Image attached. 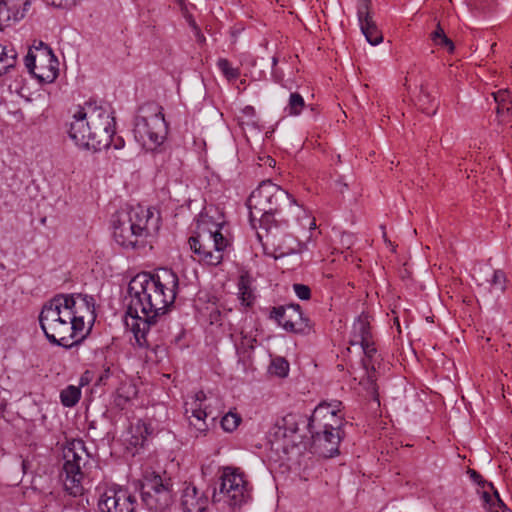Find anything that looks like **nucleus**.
<instances>
[{"instance_id": "1", "label": "nucleus", "mask_w": 512, "mask_h": 512, "mask_svg": "<svg viewBox=\"0 0 512 512\" xmlns=\"http://www.w3.org/2000/svg\"><path fill=\"white\" fill-rule=\"evenodd\" d=\"M178 286V276L168 268L156 274L139 273L129 282L127 315L136 320L132 331L139 347L150 348V328L174 303Z\"/></svg>"}, {"instance_id": "2", "label": "nucleus", "mask_w": 512, "mask_h": 512, "mask_svg": "<svg viewBox=\"0 0 512 512\" xmlns=\"http://www.w3.org/2000/svg\"><path fill=\"white\" fill-rule=\"evenodd\" d=\"M115 133V118L108 104L88 100L69 124L68 135L79 147L100 151L109 148Z\"/></svg>"}, {"instance_id": "3", "label": "nucleus", "mask_w": 512, "mask_h": 512, "mask_svg": "<svg viewBox=\"0 0 512 512\" xmlns=\"http://www.w3.org/2000/svg\"><path fill=\"white\" fill-rule=\"evenodd\" d=\"M133 132L137 142L147 150H155L163 144L168 133L163 107L154 101L141 105L135 117Z\"/></svg>"}, {"instance_id": "4", "label": "nucleus", "mask_w": 512, "mask_h": 512, "mask_svg": "<svg viewBox=\"0 0 512 512\" xmlns=\"http://www.w3.org/2000/svg\"><path fill=\"white\" fill-rule=\"evenodd\" d=\"M173 483L166 472L159 474L147 472L135 485L141 504L150 512H164L174 502Z\"/></svg>"}, {"instance_id": "5", "label": "nucleus", "mask_w": 512, "mask_h": 512, "mask_svg": "<svg viewBox=\"0 0 512 512\" xmlns=\"http://www.w3.org/2000/svg\"><path fill=\"white\" fill-rule=\"evenodd\" d=\"M40 327L46 339L54 345L70 349L78 346L84 339L69 342V333L71 331L70 321L66 318V314L60 309L59 305L50 299L46 302L39 315Z\"/></svg>"}, {"instance_id": "6", "label": "nucleus", "mask_w": 512, "mask_h": 512, "mask_svg": "<svg viewBox=\"0 0 512 512\" xmlns=\"http://www.w3.org/2000/svg\"><path fill=\"white\" fill-rule=\"evenodd\" d=\"M215 229L199 227L200 231L188 239L190 249L198 257V261L209 266H217L223 260V251L228 246V240L223 236L219 225Z\"/></svg>"}, {"instance_id": "7", "label": "nucleus", "mask_w": 512, "mask_h": 512, "mask_svg": "<svg viewBox=\"0 0 512 512\" xmlns=\"http://www.w3.org/2000/svg\"><path fill=\"white\" fill-rule=\"evenodd\" d=\"M250 499L251 495L243 475L236 473L232 468H225L219 479L218 488L214 489L213 500L224 501L233 510H236L240 509Z\"/></svg>"}, {"instance_id": "8", "label": "nucleus", "mask_w": 512, "mask_h": 512, "mask_svg": "<svg viewBox=\"0 0 512 512\" xmlns=\"http://www.w3.org/2000/svg\"><path fill=\"white\" fill-rule=\"evenodd\" d=\"M84 443L77 441L71 443L63 450V473L62 476L65 490L72 496L81 495L83 492L82 465L84 464L82 453L84 452Z\"/></svg>"}, {"instance_id": "9", "label": "nucleus", "mask_w": 512, "mask_h": 512, "mask_svg": "<svg viewBox=\"0 0 512 512\" xmlns=\"http://www.w3.org/2000/svg\"><path fill=\"white\" fill-rule=\"evenodd\" d=\"M36 50L39 51V54H35L32 49H29L24 58L28 72L42 81H53L58 74L56 56L52 49L43 42L39 43Z\"/></svg>"}, {"instance_id": "10", "label": "nucleus", "mask_w": 512, "mask_h": 512, "mask_svg": "<svg viewBox=\"0 0 512 512\" xmlns=\"http://www.w3.org/2000/svg\"><path fill=\"white\" fill-rule=\"evenodd\" d=\"M138 506L136 494L121 486L107 489L98 500L100 512H136Z\"/></svg>"}, {"instance_id": "11", "label": "nucleus", "mask_w": 512, "mask_h": 512, "mask_svg": "<svg viewBox=\"0 0 512 512\" xmlns=\"http://www.w3.org/2000/svg\"><path fill=\"white\" fill-rule=\"evenodd\" d=\"M121 212L146 241L155 236L160 229V215L151 208L136 205Z\"/></svg>"}, {"instance_id": "12", "label": "nucleus", "mask_w": 512, "mask_h": 512, "mask_svg": "<svg viewBox=\"0 0 512 512\" xmlns=\"http://www.w3.org/2000/svg\"><path fill=\"white\" fill-rule=\"evenodd\" d=\"M115 217L113 221V237L121 248L125 250H138L146 247L148 241L140 236L129 222V219L121 211Z\"/></svg>"}, {"instance_id": "13", "label": "nucleus", "mask_w": 512, "mask_h": 512, "mask_svg": "<svg viewBox=\"0 0 512 512\" xmlns=\"http://www.w3.org/2000/svg\"><path fill=\"white\" fill-rule=\"evenodd\" d=\"M308 418L305 415L298 413H289L278 419L273 427L268 432V439L270 443L277 442L280 440L291 439L293 440L294 435L298 432L300 425L307 427Z\"/></svg>"}, {"instance_id": "14", "label": "nucleus", "mask_w": 512, "mask_h": 512, "mask_svg": "<svg viewBox=\"0 0 512 512\" xmlns=\"http://www.w3.org/2000/svg\"><path fill=\"white\" fill-rule=\"evenodd\" d=\"M268 219L262 217L259 220L263 232H258V242L261 243L265 255L275 259L286 254L282 247V230L277 225L265 226Z\"/></svg>"}, {"instance_id": "15", "label": "nucleus", "mask_w": 512, "mask_h": 512, "mask_svg": "<svg viewBox=\"0 0 512 512\" xmlns=\"http://www.w3.org/2000/svg\"><path fill=\"white\" fill-rule=\"evenodd\" d=\"M313 440V445L320 450L324 457H333L338 453L341 440L340 427L307 429Z\"/></svg>"}, {"instance_id": "16", "label": "nucleus", "mask_w": 512, "mask_h": 512, "mask_svg": "<svg viewBox=\"0 0 512 512\" xmlns=\"http://www.w3.org/2000/svg\"><path fill=\"white\" fill-rule=\"evenodd\" d=\"M283 194L284 191L270 179H264L258 184V210L264 212L262 217L269 219L270 215L277 210Z\"/></svg>"}, {"instance_id": "17", "label": "nucleus", "mask_w": 512, "mask_h": 512, "mask_svg": "<svg viewBox=\"0 0 512 512\" xmlns=\"http://www.w3.org/2000/svg\"><path fill=\"white\" fill-rule=\"evenodd\" d=\"M473 481L481 485V499L487 512H507L508 508L501 500L500 495L492 483L482 480V476L475 470L469 471Z\"/></svg>"}, {"instance_id": "18", "label": "nucleus", "mask_w": 512, "mask_h": 512, "mask_svg": "<svg viewBox=\"0 0 512 512\" xmlns=\"http://www.w3.org/2000/svg\"><path fill=\"white\" fill-rule=\"evenodd\" d=\"M338 410L330 404L320 403L308 418L307 429L340 427L342 419L337 415Z\"/></svg>"}, {"instance_id": "19", "label": "nucleus", "mask_w": 512, "mask_h": 512, "mask_svg": "<svg viewBox=\"0 0 512 512\" xmlns=\"http://www.w3.org/2000/svg\"><path fill=\"white\" fill-rule=\"evenodd\" d=\"M30 5L31 0H0V30L23 19Z\"/></svg>"}, {"instance_id": "20", "label": "nucleus", "mask_w": 512, "mask_h": 512, "mask_svg": "<svg viewBox=\"0 0 512 512\" xmlns=\"http://www.w3.org/2000/svg\"><path fill=\"white\" fill-rule=\"evenodd\" d=\"M288 311L283 329L290 333L308 334L311 330V323L309 318L303 315L300 305H288Z\"/></svg>"}, {"instance_id": "21", "label": "nucleus", "mask_w": 512, "mask_h": 512, "mask_svg": "<svg viewBox=\"0 0 512 512\" xmlns=\"http://www.w3.org/2000/svg\"><path fill=\"white\" fill-rule=\"evenodd\" d=\"M55 303L59 305L60 309L66 314V316H73L80 313L81 308L86 310L90 309L89 300H93L92 297L87 295L78 294L77 298L70 294H57L53 298Z\"/></svg>"}, {"instance_id": "22", "label": "nucleus", "mask_w": 512, "mask_h": 512, "mask_svg": "<svg viewBox=\"0 0 512 512\" xmlns=\"http://www.w3.org/2000/svg\"><path fill=\"white\" fill-rule=\"evenodd\" d=\"M181 507L183 512H207V498L200 495L195 486L189 484L183 489Z\"/></svg>"}, {"instance_id": "23", "label": "nucleus", "mask_w": 512, "mask_h": 512, "mask_svg": "<svg viewBox=\"0 0 512 512\" xmlns=\"http://www.w3.org/2000/svg\"><path fill=\"white\" fill-rule=\"evenodd\" d=\"M359 24L363 35L371 45L382 42L383 36L367 11H358Z\"/></svg>"}, {"instance_id": "24", "label": "nucleus", "mask_w": 512, "mask_h": 512, "mask_svg": "<svg viewBox=\"0 0 512 512\" xmlns=\"http://www.w3.org/2000/svg\"><path fill=\"white\" fill-rule=\"evenodd\" d=\"M238 298L243 307L252 309L255 295L252 288V278L247 271H243L238 280Z\"/></svg>"}, {"instance_id": "25", "label": "nucleus", "mask_w": 512, "mask_h": 512, "mask_svg": "<svg viewBox=\"0 0 512 512\" xmlns=\"http://www.w3.org/2000/svg\"><path fill=\"white\" fill-rule=\"evenodd\" d=\"M371 340L370 323L367 317L360 316L353 324V339L351 340V344L356 345Z\"/></svg>"}, {"instance_id": "26", "label": "nucleus", "mask_w": 512, "mask_h": 512, "mask_svg": "<svg viewBox=\"0 0 512 512\" xmlns=\"http://www.w3.org/2000/svg\"><path fill=\"white\" fill-rule=\"evenodd\" d=\"M17 62V52L13 47L0 44V76L8 73Z\"/></svg>"}, {"instance_id": "27", "label": "nucleus", "mask_w": 512, "mask_h": 512, "mask_svg": "<svg viewBox=\"0 0 512 512\" xmlns=\"http://www.w3.org/2000/svg\"><path fill=\"white\" fill-rule=\"evenodd\" d=\"M206 408L191 407V416L188 417L190 426H192L198 433L204 434L208 430L206 418L208 416Z\"/></svg>"}, {"instance_id": "28", "label": "nucleus", "mask_w": 512, "mask_h": 512, "mask_svg": "<svg viewBox=\"0 0 512 512\" xmlns=\"http://www.w3.org/2000/svg\"><path fill=\"white\" fill-rule=\"evenodd\" d=\"M289 370V362L284 357L275 356L271 358L267 372L271 376L286 378L289 374Z\"/></svg>"}, {"instance_id": "29", "label": "nucleus", "mask_w": 512, "mask_h": 512, "mask_svg": "<svg viewBox=\"0 0 512 512\" xmlns=\"http://www.w3.org/2000/svg\"><path fill=\"white\" fill-rule=\"evenodd\" d=\"M363 350L364 358L362 359V365L368 372L369 370H375V356L377 350L374 346L373 341H367L359 344Z\"/></svg>"}, {"instance_id": "30", "label": "nucleus", "mask_w": 512, "mask_h": 512, "mask_svg": "<svg viewBox=\"0 0 512 512\" xmlns=\"http://www.w3.org/2000/svg\"><path fill=\"white\" fill-rule=\"evenodd\" d=\"M81 397V389L74 385H69L63 389L60 393V400L63 406L73 407L75 406Z\"/></svg>"}, {"instance_id": "31", "label": "nucleus", "mask_w": 512, "mask_h": 512, "mask_svg": "<svg viewBox=\"0 0 512 512\" xmlns=\"http://www.w3.org/2000/svg\"><path fill=\"white\" fill-rule=\"evenodd\" d=\"M242 113H243V116H241L239 118L240 119L239 123H240L241 129H242L247 141H249L248 132L253 134V132L256 128L255 122L253 120L254 108L252 106H246L242 110Z\"/></svg>"}, {"instance_id": "32", "label": "nucleus", "mask_w": 512, "mask_h": 512, "mask_svg": "<svg viewBox=\"0 0 512 512\" xmlns=\"http://www.w3.org/2000/svg\"><path fill=\"white\" fill-rule=\"evenodd\" d=\"M261 311L268 319L275 321L277 325L282 328L287 313L289 312L288 306L266 307L262 308Z\"/></svg>"}, {"instance_id": "33", "label": "nucleus", "mask_w": 512, "mask_h": 512, "mask_svg": "<svg viewBox=\"0 0 512 512\" xmlns=\"http://www.w3.org/2000/svg\"><path fill=\"white\" fill-rule=\"evenodd\" d=\"M305 107L304 98L297 92L290 94L289 101L285 111L292 116H298Z\"/></svg>"}, {"instance_id": "34", "label": "nucleus", "mask_w": 512, "mask_h": 512, "mask_svg": "<svg viewBox=\"0 0 512 512\" xmlns=\"http://www.w3.org/2000/svg\"><path fill=\"white\" fill-rule=\"evenodd\" d=\"M217 66L228 81L235 80L239 76L238 69L234 68L232 64L225 58H220L217 61Z\"/></svg>"}, {"instance_id": "35", "label": "nucleus", "mask_w": 512, "mask_h": 512, "mask_svg": "<svg viewBox=\"0 0 512 512\" xmlns=\"http://www.w3.org/2000/svg\"><path fill=\"white\" fill-rule=\"evenodd\" d=\"M135 394L136 390L133 386H129L127 390L125 387L119 388L115 397L116 406L123 408Z\"/></svg>"}, {"instance_id": "36", "label": "nucleus", "mask_w": 512, "mask_h": 512, "mask_svg": "<svg viewBox=\"0 0 512 512\" xmlns=\"http://www.w3.org/2000/svg\"><path fill=\"white\" fill-rule=\"evenodd\" d=\"M68 321L71 322L69 325L71 327V331L69 333V340L73 339L79 332H82L84 329V316L79 314L73 316H66Z\"/></svg>"}, {"instance_id": "37", "label": "nucleus", "mask_w": 512, "mask_h": 512, "mask_svg": "<svg viewBox=\"0 0 512 512\" xmlns=\"http://www.w3.org/2000/svg\"><path fill=\"white\" fill-rule=\"evenodd\" d=\"M240 421L241 418L237 414L228 412L221 419V427L226 432H232L238 427Z\"/></svg>"}, {"instance_id": "38", "label": "nucleus", "mask_w": 512, "mask_h": 512, "mask_svg": "<svg viewBox=\"0 0 512 512\" xmlns=\"http://www.w3.org/2000/svg\"><path fill=\"white\" fill-rule=\"evenodd\" d=\"M491 277V280H488L491 287L499 291H504L506 281L504 272L501 270H493Z\"/></svg>"}, {"instance_id": "39", "label": "nucleus", "mask_w": 512, "mask_h": 512, "mask_svg": "<svg viewBox=\"0 0 512 512\" xmlns=\"http://www.w3.org/2000/svg\"><path fill=\"white\" fill-rule=\"evenodd\" d=\"M492 95L494 97L495 102L498 104L497 113L498 114L503 113V111H504L503 104L507 101H511L510 100V97H511L510 91L507 89L498 90L497 92L492 93Z\"/></svg>"}, {"instance_id": "40", "label": "nucleus", "mask_w": 512, "mask_h": 512, "mask_svg": "<svg viewBox=\"0 0 512 512\" xmlns=\"http://www.w3.org/2000/svg\"><path fill=\"white\" fill-rule=\"evenodd\" d=\"M293 290L297 297L301 300H308L311 297V290L307 285L304 284H294Z\"/></svg>"}, {"instance_id": "41", "label": "nucleus", "mask_w": 512, "mask_h": 512, "mask_svg": "<svg viewBox=\"0 0 512 512\" xmlns=\"http://www.w3.org/2000/svg\"><path fill=\"white\" fill-rule=\"evenodd\" d=\"M434 44L439 46V47H441V48H443V49H446L448 52H453L454 51V44L451 41V39H449L446 35L443 36L442 38H440Z\"/></svg>"}, {"instance_id": "42", "label": "nucleus", "mask_w": 512, "mask_h": 512, "mask_svg": "<svg viewBox=\"0 0 512 512\" xmlns=\"http://www.w3.org/2000/svg\"><path fill=\"white\" fill-rule=\"evenodd\" d=\"M275 165L276 161L272 157L268 155L258 156V167L266 166L273 170L275 168Z\"/></svg>"}, {"instance_id": "43", "label": "nucleus", "mask_w": 512, "mask_h": 512, "mask_svg": "<svg viewBox=\"0 0 512 512\" xmlns=\"http://www.w3.org/2000/svg\"><path fill=\"white\" fill-rule=\"evenodd\" d=\"M47 5L57 8H67L72 5L75 0H43Z\"/></svg>"}, {"instance_id": "44", "label": "nucleus", "mask_w": 512, "mask_h": 512, "mask_svg": "<svg viewBox=\"0 0 512 512\" xmlns=\"http://www.w3.org/2000/svg\"><path fill=\"white\" fill-rule=\"evenodd\" d=\"M252 200H253V192L250 194V196L248 197L247 201H246V207L248 209V212H249V222H250V225L252 228H255V224H254V215H253V204H252Z\"/></svg>"}, {"instance_id": "45", "label": "nucleus", "mask_w": 512, "mask_h": 512, "mask_svg": "<svg viewBox=\"0 0 512 512\" xmlns=\"http://www.w3.org/2000/svg\"><path fill=\"white\" fill-rule=\"evenodd\" d=\"M206 400V394L204 391H198L194 395V402L191 404L192 407H202V402Z\"/></svg>"}, {"instance_id": "46", "label": "nucleus", "mask_w": 512, "mask_h": 512, "mask_svg": "<svg viewBox=\"0 0 512 512\" xmlns=\"http://www.w3.org/2000/svg\"><path fill=\"white\" fill-rule=\"evenodd\" d=\"M445 35L446 34H445L443 28L440 26V24H438L436 29L431 34V39L435 43L436 41H438L440 38H442Z\"/></svg>"}, {"instance_id": "47", "label": "nucleus", "mask_w": 512, "mask_h": 512, "mask_svg": "<svg viewBox=\"0 0 512 512\" xmlns=\"http://www.w3.org/2000/svg\"><path fill=\"white\" fill-rule=\"evenodd\" d=\"M124 144H125V142L122 137H120V136L115 137V134L113 135V141H112L111 145H113L115 149L118 150V149L123 148Z\"/></svg>"}, {"instance_id": "48", "label": "nucleus", "mask_w": 512, "mask_h": 512, "mask_svg": "<svg viewBox=\"0 0 512 512\" xmlns=\"http://www.w3.org/2000/svg\"><path fill=\"white\" fill-rule=\"evenodd\" d=\"M112 375V371L110 367L104 369V371L99 376V382H105Z\"/></svg>"}, {"instance_id": "49", "label": "nucleus", "mask_w": 512, "mask_h": 512, "mask_svg": "<svg viewBox=\"0 0 512 512\" xmlns=\"http://www.w3.org/2000/svg\"><path fill=\"white\" fill-rule=\"evenodd\" d=\"M271 60H272V64H271V65H272V67H273V66H274V65H276V63H277V58H276V56H275V55L271 56Z\"/></svg>"}, {"instance_id": "50", "label": "nucleus", "mask_w": 512, "mask_h": 512, "mask_svg": "<svg viewBox=\"0 0 512 512\" xmlns=\"http://www.w3.org/2000/svg\"><path fill=\"white\" fill-rule=\"evenodd\" d=\"M316 227V223H315V220H312L311 224H310V228L311 229H314Z\"/></svg>"}, {"instance_id": "51", "label": "nucleus", "mask_w": 512, "mask_h": 512, "mask_svg": "<svg viewBox=\"0 0 512 512\" xmlns=\"http://www.w3.org/2000/svg\"><path fill=\"white\" fill-rule=\"evenodd\" d=\"M324 423H333V420H331L330 418H325Z\"/></svg>"}, {"instance_id": "52", "label": "nucleus", "mask_w": 512, "mask_h": 512, "mask_svg": "<svg viewBox=\"0 0 512 512\" xmlns=\"http://www.w3.org/2000/svg\"><path fill=\"white\" fill-rule=\"evenodd\" d=\"M83 380H87V377H81V381ZM81 384H83V382H81Z\"/></svg>"}, {"instance_id": "53", "label": "nucleus", "mask_w": 512, "mask_h": 512, "mask_svg": "<svg viewBox=\"0 0 512 512\" xmlns=\"http://www.w3.org/2000/svg\"><path fill=\"white\" fill-rule=\"evenodd\" d=\"M83 380H87V377H81V381ZM81 384H83V382H81Z\"/></svg>"}, {"instance_id": "54", "label": "nucleus", "mask_w": 512, "mask_h": 512, "mask_svg": "<svg viewBox=\"0 0 512 512\" xmlns=\"http://www.w3.org/2000/svg\"><path fill=\"white\" fill-rule=\"evenodd\" d=\"M341 405V402L336 403V405L333 407L336 409L337 406Z\"/></svg>"}, {"instance_id": "55", "label": "nucleus", "mask_w": 512, "mask_h": 512, "mask_svg": "<svg viewBox=\"0 0 512 512\" xmlns=\"http://www.w3.org/2000/svg\"><path fill=\"white\" fill-rule=\"evenodd\" d=\"M341 405V402L336 403V405L333 407L336 409L337 406Z\"/></svg>"}, {"instance_id": "56", "label": "nucleus", "mask_w": 512, "mask_h": 512, "mask_svg": "<svg viewBox=\"0 0 512 512\" xmlns=\"http://www.w3.org/2000/svg\"><path fill=\"white\" fill-rule=\"evenodd\" d=\"M478 0H474L475 4L477 3Z\"/></svg>"}]
</instances>
